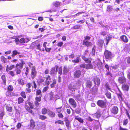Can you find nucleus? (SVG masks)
<instances>
[{"label":"nucleus","instance_id":"nucleus-1","mask_svg":"<svg viewBox=\"0 0 130 130\" xmlns=\"http://www.w3.org/2000/svg\"><path fill=\"white\" fill-rule=\"evenodd\" d=\"M120 74H121L122 76L119 77L118 80L119 83L121 84H124L126 82V79L124 76V74L123 72H120Z\"/></svg>","mask_w":130,"mask_h":130},{"label":"nucleus","instance_id":"nucleus-2","mask_svg":"<svg viewBox=\"0 0 130 130\" xmlns=\"http://www.w3.org/2000/svg\"><path fill=\"white\" fill-rule=\"evenodd\" d=\"M79 67L80 68L87 69H93V65L91 63L82 64L79 65Z\"/></svg>","mask_w":130,"mask_h":130},{"label":"nucleus","instance_id":"nucleus-3","mask_svg":"<svg viewBox=\"0 0 130 130\" xmlns=\"http://www.w3.org/2000/svg\"><path fill=\"white\" fill-rule=\"evenodd\" d=\"M97 104L99 107L102 108H105L106 106V102L102 100H98L97 102Z\"/></svg>","mask_w":130,"mask_h":130},{"label":"nucleus","instance_id":"nucleus-4","mask_svg":"<svg viewBox=\"0 0 130 130\" xmlns=\"http://www.w3.org/2000/svg\"><path fill=\"white\" fill-rule=\"evenodd\" d=\"M105 57L106 59H110L112 58L111 53L109 51L106 50L104 53Z\"/></svg>","mask_w":130,"mask_h":130},{"label":"nucleus","instance_id":"nucleus-5","mask_svg":"<svg viewBox=\"0 0 130 130\" xmlns=\"http://www.w3.org/2000/svg\"><path fill=\"white\" fill-rule=\"evenodd\" d=\"M46 80L45 81L44 83L43 84V85L44 86H48L50 84V81L49 80H51V78L50 76L48 75H46Z\"/></svg>","mask_w":130,"mask_h":130},{"label":"nucleus","instance_id":"nucleus-6","mask_svg":"<svg viewBox=\"0 0 130 130\" xmlns=\"http://www.w3.org/2000/svg\"><path fill=\"white\" fill-rule=\"evenodd\" d=\"M81 72L79 70H77L73 73L74 77L75 78H77L80 77L81 74Z\"/></svg>","mask_w":130,"mask_h":130},{"label":"nucleus","instance_id":"nucleus-7","mask_svg":"<svg viewBox=\"0 0 130 130\" xmlns=\"http://www.w3.org/2000/svg\"><path fill=\"white\" fill-rule=\"evenodd\" d=\"M111 111V113L114 115L117 114L118 111V108L117 107L113 106L112 107Z\"/></svg>","mask_w":130,"mask_h":130},{"label":"nucleus","instance_id":"nucleus-8","mask_svg":"<svg viewBox=\"0 0 130 130\" xmlns=\"http://www.w3.org/2000/svg\"><path fill=\"white\" fill-rule=\"evenodd\" d=\"M21 62L17 63L15 66V68H19L20 69H22L23 68V65L25 64V62L23 59L20 60Z\"/></svg>","mask_w":130,"mask_h":130},{"label":"nucleus","instance_id":"nucleus-9","mask_svg":"<svg viewBox=\"0 0 130 130\" xmlns=\"http://www.w3.org/2000/svg\"><path fill=\"white\" fill-rule=\"evenodd\" d=\"M58 66H56L55 67L52 68L50 71V74L51 75L55 74L57 72L58 68Z\"/></svg>","mask_w":130,"mask_h":130},{"label":"nucleus","instance_id":"nucleus-10","mask_svg":"<svg viewBox=\"0 0 130 130\" xmlns=\"http://www.w3.org/2000/svg\"><path fill=\"white\" fill-rule=\"evenodd\" d=\"M69 101L70 104L73 107L75 108L76 107L77 104L74 99L72 98H70L69 99Z\"/></svg>","mask_w":130,"mask_h":130},{"label":"nucleus","instance_id":"nucleus-11","mask_svg":"<svg viewBox=\"0 0 130 130\" xmlns=\"http://www.w3.org/2000/svg\"><path fill=\"white\" fill-rule=\"evenodd\" d=\"M37 72L35 67H33L31 69V76L32 79H34L36 76Z\"/></svg>","mask_w":130,"mask_h":130},{"label":"nucleus","instance_id":"nucleus-12","mask_svg":"<svg viewBox=\"0 0 130 130\" xmlns=\"http://www.w3.org/2000/svg\"><path fill=\"white\" fill-rule=\"evenodd\" d=\"M30 39L28 38H26L25 39L22 38L20 40V43H27L30 40Z\"/></svg>","mask_w":130,"mask_h":130},{"label":"nucleus","instance_id":"nucleus-13","mask_svg":"<svg viewBox=\"0 0 130 130\" xmlns=\"http://www.w3.org/2000/svg\"><path fill=\"white\" fill-rule=\"evenodd\" d=\"M94 67L96 68L97 67L99 70L103 68V63L101 61H99L97 63L96 65H94Z\"/></svg>","mask_w":130,"mask_h":130},{"label":"nucleus","instance_id":"nucleus-14","mask_svg":"<svg viewBox=\"0 0 130 130\" xmlns=\"http://www.w3.org/2000/svg\"><path fill=\"white\" fill-rule=\"evenodd\" d=\"M83 44L86 45L87 47L91 46L92 44L91 42L89 41H83Z\"/></svg>","mask_w":130,"mask_h":130},{"label":"nucleus","instance_id":"nucleus-15","mask_svg":"<svg viewBox=\"0 0 130 130\" xmlns=\"http://www.w3.org/2000/svg\"><path fill=\"white\" fill-rule=\"evenodd\" d=\"M94 84L98 86L100 84V79L98 77H95L94 78Z\"/></svg>","mask_w":130,"mask_h":130},{"label":"nucleus","instance_id":"nucleus-16","mask_svg":"<svg viewBox=\"0 0 130 130\" xmlns=\"http://www.w3.org/2000/svg\"><path fill=\"white\" fill-rule=\"evenodd\" d=\"M129 84H124L122 86V89L124 91H128L129 89Z\"/></svg>","mask_w":130,"mask_h":130},{"label":"nucleus","instance_id":"nucleus-17","mask_svg":"<svg viewBox=\"0 0 130 130\" xmlns=\"http://www.w3.org/2000/svg\"><path fill=\"white\" fill-rule=\"evenodd\" d=\"M120 39L121 40L125 43H127L128 42V40L127 37L125 35L121 36L120 37Z\"/></svg>","mask_w":130,"mask_h":130},{"label":"nucleus","instance_id":"nucleus-18","mask_svg":"<svg viewBox=\"0 0 130 130\" xmlns=\"http://www.w3.org/2000/svg\"><path fill=\"white\" fill-rule=\"evenodd\" d=\"M75 88V86L71 84L69 85L68 87L69 89L72 92L75 91V90L76 89Z\"/></svg>","mask_w":130,"mask_h":130},{"label":"nucleus","instance_id":"nucleus-19","mask_svg":"<svg viewBox=\"0 0 130 130\" xmlns=\"http://www.w3.org/2000/svg\"><path fill=\"white\" fill-rule=\"evenodd\" d=\"M86 85L87 88H89L91 87L92 85V83L91 81L87 80L86 82Z\"/></svg>","mask_w":130,"mask_h":130},{"label":"nucleus","instance_id":"nucleus-20","mask_svg":"<svg viewBox=\"0 0 130 130\" xmlns=\"http://www.w3.org/2000/svg\"><path fill=\"white\" fill-rule=\"evenodd\" d=\"M48 111L47 115L50 117L52 118H53L55 117V114L54 112L50 110Z\"/></svg>","mask_w":130,"mask_h":130},{"label":"nucleus","instance_id":"nucleus-21","mask_svg":"<svg viewBox=\"0 0 130 130\" xmlns=\"http://www.w3.org/2000/svg\"><path fill=\"white\" fill-rule=\"evenodd\" d=\"M75 99L76 101H81L82 99L80 94H77L74 96Z\"/></svg>","mask_w":130,"mask_h":130},{"label":"nucleus","instance_id":"nucleus-22","mask_svg":"<svg viewBox=\"0 0 130 130\" xmlns=\"http://www.w3.org/2000/svg\"><path fill=\"white\" fill-rule=\"evenodd\" d=\"M30 126L31 128L33 129L35 126V122L32 119H31L30 121Z\"/></svg>","mask_w":130,"mask_h":130},{"label":"nucleus","instance_id":"nucleus-23","mask_svg":"<svg viewBox=\"0 0 130 130\" xmlns=\"http://www.w3.org/2000/svg\"><path fill=\"white\" fill-rule=\"evenodd\" d=\"M104 41L101 39L99 40L98 42V46L100 47H102L103 45Z\"/></svg>","mask_w":130,"mask_h":130},{"label":"nucleus","instance_id":"nucleus-24","mask_svg":"<svg viewBox=\"0 0 130 130\" xmlns=\"http://www.w3.org/2000/svg\"><path fill=\"white\" fill-rule=\"evenodd\" d=\"M98 87L95 86L91 89V91H92V93L94 94L96 93L98 91Z\"/></svg>","mask_w":130,"mask_h":130},{"label":"nucleus","instance_id":"nucleus-25","mask_svg":"<svg viewBox=\"0 0 130 130\" xmlns=\"http://www.w3.org/2000/svg\"><path fill=\"white\" fill-rule=\"evenodd\" d=\"M82 58L84 60L86 63H91V61L90 60L89 58H87L86 57L84 56H82Z\"/></svg>","mask_w":130,"mask_h":130},{"label":"nucleus","instance_id":"nucleus-26","mask_svg":"<svg viewBox=\"0 0 130 130\" xmlns=\"http://www.w3.org/2000/svg\"><path fill=\"white\" fill-rule=\"evenodd\" d=\"M50 110L49 109H47L45 108H44L42 109L41 111L43 115H45L46 113L48 114V111Z\"/></svg>","mask_w":130,"mask_h":130},{"label":"nucleus","instance_id":"nucleus-27","mask_svg":"<svg viewBox=\"0 0 130 130\" xmlns=\"http://www.w3.org/2000/svg\"><path fill=\"white\" fill-rule=\"evenodd\" d=\"M69 69L67 68V67L65 66L63 67V73L65 74H67L69 71Z\"/></svg>","mask_w":130,"mask_h":130},{"label":"nucleus","instance_id":"nucleus-28","mask_svg":"<svg viewBox=\"0 0 130 130\" xmlns=\"http://www.w3.org/2000/svg\"><path fill=\"white\" fill-rule=\"evenodd\" d=\"M117 95L118 98L120 101H122L123 100V95L122 93L120 92L119 93H117Z\"/></svg>","mask_w":130,"mask_h":130},{"label":"nucleus","instance_id":"nucleus-29","mask_svg":"<svg viewBox=\"0 0 130 130\" xmlns=\"http://www.w3.org/2000/svg\"><path fill=\"white\" fill-rule=\"evenodd\" d=\"M45 79V78L44 77H43L42 76H41L38 79L37 82L41 84L44 82Z\"/></svg>","mask_w":130,"mask_h":130},{"label":"nucleus","instance_id":"nucleus-30","mask_svg":"<svg viewBox=\"0 0 130 130\" xmlns=\"http://www.w3.org/2000/svg\"><path fill=\"white\" fill-rule=\"evenodd\" d=\"M101 112L100 111L98 110L96 112V113L94 114V118H98L101 116Z\"/></svg>","mask_w":130,"mask_h":130},{"label":"nucleus","instance_id":"nucleus-31","mask_svg":"<svg viewBox=\"0 0 130 130\" xmlns=\"http://www.w3.org/2000/svg\"><path fill=\"white\" fill-rule=\"evenodd\" d=\"M113 10L112 6L111 5H108L107 6V11L109 12H111Z\"/></svg>","mask_w":130,"mask_h":130},{"label":"nucleus","instance_id":"nucleus-32","mask_svg":"<svg viewBox=\"0 0 130 130\" xmlns=\"http://www.w3.org/2000/svg\"><path fill=\"white\" fill-rule=\"evenodd\" d=\"M56 83V79H54L53 80V82L51 84L50 86L51 88H54L55 87V85Z\"/></svg>","mask_w":130,"mask_h":130},{"label":"nucleus","instance_id":"nucleus-33","mask_svg":"<svg viewBox=\"0 0 130 130\" xmlns=\"http://www.w3.org/2000/svg\"><path fill=\"white\" fill-rule=\"evenodd\" d=\"M66 121V125L67 128L68 129H69L70 126V121L68 120V119H67V120H65Z\"/></svg>","mask_w":130,"mask_h":130},{"label":"nucleus","instance_id":"nucleus-34","mask_svg":"<svg viewBox=\"0 0 130 130\" xmlns=\"http://www.w3.org/2000/svg\"><path fill=\"white\" fill-rule=\"evenodd\" d=\"M80 58L79 57H77L75 60H72V62L74 63H78L80 61Z\"/></svg>","mask_w":130,"mask_h":130},{"label":"nucleus","instance_id":"nucleus-35","mask_svg":"<svg viewBox=\"0 0 130 130\" xmlns=\"http://www.w3.org/2000/svg\"><path fill=\"white\" fill-rule=\"evenodd\" d=\"M75 119L77 120L79 122L81 123H83L84 122L83 119L80 117H75Z\"/></svg>","mask_w":130,"mask_h":130},{"label":"nucleus","instance_id":"nucleus-36","mask_svg":"<svg viewBox=\"0 0 130 130\" xmlns=\"http://www.w3.org/2000/svg\"><path fill=\"white\" fill-rule=\"evenodd\" d=\"M6 109L8 111L11 112L12 111V108L11 107L9 106L8 105H6Z\"/></svg>","mask_w":130,"mask_h":130},{"label":"nucleus","instance_id":"nucleus-37","mask_svg":"<svg viewBox=\"0 0 130 130\" xmlns=\"http://www.w3.org/2000/svg\"><path fill=\"white\" fill-rule=\"evenodd\" d=\"M80 26L79 25H76L72 27L71 28L72 29H79L80 28Z\"/></svg>","mask_w":130,"mask_h":130},{"label":"nucleus","instance_id":"nucleus-38","mask_svg":"<svg viewBox=\"0 0 130 130\" xmlns=\"http://www.w3.org/2000/svg\"><path fill=\"white\" fill-rule=\"evenodd\" d=\"M24 101V99L21 97H20L18 99V103L19 104H20L22 103Z\"/></svg>","mask_w":130,"mask_h":130},{"label":"nucleus","instance_id":"nucleus-39","mask_svg":"<svg viewBox=\"0 0 130 130\" xmlns=\"http://www.w3.org/2000/svg\"><path fill=\"white\" fill-rule=\"evenodd\" d=\"M13 54L11 56L12 57H14L16 55L18 54H19V53H18L17 50H15L12 52Z\"/></svg>","mask_w":130,"mask_h":130},{"label":"nucleus","instance_id":"nucleus-40","mask_svg":"<svg viewBox=\"0 0 130 130\" xmlns=\"http://www.w3.org/2000/svg\"><path fill=\"white\" fill-rule=\"evenodd\" d=\"M1 78L3 80V83L5 85L6 83V79L5 75H2L1 76Z\"/></svg>","mask_w":130,"mask_h":130},{"label":"nucleus","instance_id":"nucleus-41","mask_svg":"<svg viewBox=\"0 0 130 130\" xmlns=\"http://www.w3.org/2000/svg\"><path fill=\"white\" fill-rule=\"evenodd\" d=\"M105 86L107 90H110L111 89L110 86H109V84L108 82L106 83H105Z\"/></svg>","mask_w":130,"mask_h":130},{"label":"nucleus","instance_id":"nucleus-42","mask_svg":"<svg viewBox=\"0 0 130 130\" xmlns=\"http://www.w3.org/2000/svg\"><path fill=\"white\" fill-rule=\"evenodd\" d=\"M106 95L107 98L109 99H111V94L108 91H107L106 94Z\"/></svg>","mask_w":130,"mask_h":130},{"label":"nucleus","instance_id":"nucleus-43","mask_svg":"<svg viewBox=\"0 0 130 130\" xmlns=\"http://www.w3.org/2000/svg\"><path fill=\"white\" fill-rule=\"evenodd\" d=\"M96 48V47L95 46H94L93 47L92 50V54L93 56H94L95 55V51Z\"/></svg>","mask_w":130,"mask_h":130},{"label":"nucleus","instance_id":"nucleus-44","mask_svg":"<svg viewBox=\"0 0 130 130\" xmlns=\"http://www.w3.org/2000/svg\"><path fill=\"white\" fill-rule=\"evenodd\" d=\"M1 61L4 63H6L7 62V60L6 58H5L4 56H2L1 57Z\"/></svg>","mask_w":130,"mask_h":130},{"label":"nucleus","instance_id":"nucleus-45","mask_svg":"<svg viewBox=\"0 0 130 130\" xmlns=\"http://www.w3.org/2000/svg\"><path fill=\"white\" fill-rule=\"evenodd\" d=\"M16 68V74H20L21 72V69L19 68Z\"/></svg>","mask_w":130,"mask_h":130},{"label":"nucleus","instance_id":"nucleus-46","mask_svg":"<svg viewBox=\"0 0 130 130\" xmlns=\"http://www.w3.org/2000/svg\"><path fill=\"white\" fill-rule=\"evenodd\" d=\"M39 119L42 120H44L47 118V117L45 116L40 115L39 116Z\"/></svg>","mask_w":130,"mask_h":130},{"label":"nucleus","instance_id":"nucleus-47","mask_svg":"<svg viewBox=\"0 0 130 130\" xmlns=\"http://www.w3.org/2000/svg\"><path fill=\"white\" fill-rule=\"evenodd\" d=\"M53 5L56 7H58L60 5V3L58 2H53Z\"/></svg>","mask_w":130,"mask_h":130},{"label":"nucleus","instance_id":"nucleus-48","mask_svg":"<svg viewBox=\"0 0 130 130\" xmlns=\"http://www.w3.org/2000/svg\"><path fill=\"white\" fill-rule=\"evenodd\" d=\"M84 40L83 41H89L91 38V37L88 36H86L84 37Z\"/></svg>","mask_w":130,"mask_h":130},{"label":"nucleus","instance_id":"nucleus-49","mask_svg":"<svg viewBox=\"0 0 130 130\" xmlns=\"http://www.w3.org/2000/svg\"><path fill=\"white\" fill-rule=\"evenodd\" d=\"M36 94L37 96L38 95H40V96H41V92L40 90L38 89L37 91Z\"/></svg>","mask_w":130,"mask_h":130},{"label":"nucleus","instance_id":"nucleus-50","mask_svg":"<svg viewBox=\"0 0 130 130\" xmlns=\"http://www.w3.org/2000/svg\"><path fill=\"white\" fill-rule=\"evenodd\" d=\"M18 83L19 84L21 85H23L24 84V83L23 80L21 79L18 80Z\"/></svg>","mask_w":130,"mask_h":130},{"label":"nucleus","instance_id":"nucleus-51","mask_svg":"<svg viewBox=\"0 0 130 130\" xmlns=\"http://www.w3.org/2000/svg\"><path fill=\"white\" fill-rule=\"evenodd\" d=\"M32 87L33 88H34L35 89H36L37 88V85L34 81H33L32 83Z\"/></svg>","mask_w":130,"mask_h":130},{"label":"nucleus","instance_id":"nucleus-52","mask_svg":"<svg viewBox=\"0 0 130 130\" xmlns=\"http://www.w3.org/2000/svg\"><path fill=\"white\" fill-rule=\"evenodd\" d=\"M13 89V87L11 85H10L8 88V90L10 91H12Z\"/></svg>","mask_w":130,"mask_h":130},{"label":"nucleus","instance_id":"nucleus-53","mask_svg":"<svg viewBox=\"0 0 130 130\" xmlns=\"http://www.w3.org/2000/svg\"><path fill=\"white\" fill-rule=\"evenodd\" d=\"M26 109L29 112H30L31 113H32V110L30 109V108L29 107H26Z\"/></svg>","mask_w":130,"mask_h":130},{"label":"nucleus","instance_id":"nucleus-54","mask_svg":"<svg viewBox=\"0 0 130 130\" xmlns=\"http://www.w3.org/2000/svg\"><path fill=\"white\" fill-rule=\"evenodd\" d=\"M36 101L38 102H39L41 101V96L39 97H37L35 98Z\"/></svg>","mask_w":130,"mask_h":130},{"label":"nucleus","instance_id":"nucleus-55","mask_svg":"<svg viewBox=\"0 0 130 130\" xmlns=\"http://www.w3.org/2000/svg\"><path fill=\"white\" fill-rule=\"evenodd\" d=\"M21 96L24 98H25L26 97L25 92H22L21 93Z\"/></svg>","mask_w":130,"mask_h":130},{"label":"nucleus","instance_id":"nucleus-56","mask_svg":"<svg viewBox=\"0 0 130 130\" xmlns=\"http://www.w3.org/2000/svg\"><path fill=\"white\" fill-rule=\"evenodd\" d=\"M100 34L103 36H105L107 34V32L104 31H103L100 33Z\"/></svg>","mask_w":130,"mask_h":130},{"label":"nucleus","instance_id":"nucleus-57","mask_svg":"<svg viewBox=\"0 0 130 130\" xmlns=\"http://www.w3.org/2000/svg\"><path fill=\"white\" fill-rule=\"evenodd\" d=\"M112 38L111 37L108 36L106 37V41H107L108 42H109V41L111 40V39Z\"/></svg>","mask_w":130,"mask_h":130},{"label":"nucleus","instance_id":"nucleus-58","mask_svg":"<svg viewBox=\"0 0 130 130\" xmlns=\"http://www.w3.org/2000/svg\"><path fill=\"white\" fill-rule=\"evenodd\" d=\"M62 69L61 67H60L59 69L58 73L59 74L61 75L62 73Z\"/></svg>","mask_w":130,"mask_h":130},{"label":"nucleus","instance_id":"nucleus-59","mask_svg":"<svg viewBox=\"0 0 130 130\" xmlns=\"http://www.w3.org/2000/svg\"><path fill=\"white\" fill-rule=\"evenodd\" d=\"M36 48L40 50L41 51V49L40 47V44L39 43L37 45H36Z\"/></svg>","mask_w":130,"mask_h":130},{"label":"nucleus","instance_id":"nucleus-60","mask_svg":"<svg viewBox=\"0 0 130 130\" xmlns=\"http://www.w3.org/2000/svg\"><path fill=\"white\" fill-rule=\"evenodd\" d=\"M8 74L12 76H13L15 75L14 72L12 71H9Z\"/></svg>","mask_w":130,"mask_h":130},{"label":"nucleus","instance_id":"nucleus-61","mask_svg":"<svg viewBox=\"0 0 130 130\" xmlns=\"http://www.w3.org/2000/svg\"><path fill=\"white\" fill-rule=\"evenodd\" d=\"M48 86H46L44 87L42 91V92H44L46 91L48 89Z\"/></svg>","mask_w":130,"mask_h":130},{"label":"nucleus","instance_id":"nucleus-62","mask_svg":"<svg viewBox=\"0 0 130 130\" xmlns=\"http://www.w3.org/2000/svg\"><path fill=\"white\" fill-rule=\"evenodd\" d=\"M4 113L3 112H0V119H3V117L4 115Z\"/></svg>","mask_w":130,"mask_h":130},{"label":"nucleus","instance_id":"nucleus-63","mask_svg":"<svg viewBox=\"0 0 130 130\" xmlns=\"http://www.w3.org/2000/svg\"><path fill=\"white\" fill-rule=\"evenodd\" d=\"M15 67V66L14 65H11L10 67L9 66V70H11L12 69L14 68Z\"/></svg>","mask_w":130,"mask_h":130},{"label":"nucleus","instance_id":"nucleus-64","mask_svg":"<svg viewBox=\"0 0 130 130\" xmlns=\"http://www.w3.org/2000/svg\"><path fill=\"white\" fill-rule=\"evenodd\" d=\"M126 62L129 64H130V57H129L126 58Z\"/></svg>","mask_w":130,"mask_h":130}]
</instances>
